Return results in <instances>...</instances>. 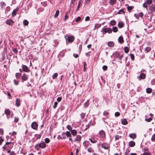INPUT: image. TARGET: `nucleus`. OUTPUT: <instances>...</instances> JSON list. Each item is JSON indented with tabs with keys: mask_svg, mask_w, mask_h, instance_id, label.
Returning <instances> with one entry per match:
<instances>
[{
	"mask_svg": "<svg viewBox=\"0 0 155 155\" xmlns=\"http://www.w3.org/2000/svg\"><path fill=\"white\" fill-rule=\"evenodd\" d=\"M114 44L113 42L109 41L108 43V46L110 47H112L114 46Z\"/></svg>",
	"mask_w": 155,
	"mask_h": 155,
	"instance_id": "19",
	"label": "nucleus"
},
{
	"mask_svg": "<svg viewBox=\"0 0 155 155\" xmlns=\"http://www.w3.org/2000/svg\"><path fill=\"white\" fill-rule=\"evenodd\" d=\"M143 6L145 8H147V4L146 2H145L143 5Z\"/></svg>",
	"mask_w": 155,
	"mask_h": 155,
	"instance_id": "52",
	"label": "nucleus"
},
{
	"mask_svg": "<svg viewBox=\"0 0 155 155\" xmlns=\"http://www.w3.org/2000/svg\"><path fill=\"white\" fill-rule=\"evenodd\" d=\"M90 17L89 16H87L85 18V21H89L90 20Z\"/></svg>",
	"mask_w": 155,
	"mask_h": 155,
	"instance_id": "61",
	"label": "nucleus"
},
{
	"mask_svg": "<svg viewBox=\"0 0 155 155\" xmlns=\"http://www.w3.org/2000/svg\"><path fill=\"white\" fill-rule=\"evenodd\" d=\"M81 138V137L80 135H77L75 139V141H80Z\"/></svg>",
	"mask_w": 155,
	"mask_h": 155,
	"instance_id": "15",
	"label": "nucleus"
},
{
	"mask_svg": "<svg viewBox=\"0 0 155 155\" xmlns=\"http://www.w3.org/2000/svg\"><path fill=\"white\" fill-rule=\"evenodd\" d=\"M103 31L105 33L108 32L109 33H110L112 32V30L110 28H105L103 29Z\"/></svg>",
	"mask_w": 155,
	"mask_h": 155,
	"instance_id": "5",
	"label": "nucleus"
},
{
	"mask_svg": "<svg viewBox=\"0 0 155 155\" xmlns=\"http://www.w3.org/2000/svg\"><path fill=\"white\" fill-rule=\"evenodd\" d=\"M45 142L46 143H48L50 142V140L48 138H46L45 139Z\"/></svg>",
	"mask_w": 155,
	"mask_h": 155,
	"instance_id": "49",
	"label": "nucleus"
},
{
	"mask_svg": "<svg viewBox=\"0 0 155 155\" xmlns=\"http://www.w3.org/2000/svg\"><path fill=\"white\" fill-rule=\"evenodd\" d=\"M118 41L120 43H123L124 42V40L122 36H120L118 38Z\"/></svg>",
	"mask_w": 155,
	"mask_h": 155,
	"instance_id": "17",
	"label": "nucleus"
},
{
	"mask_svg": "<svg viewBox=\"0 0 155 155\" xmlns=\"http://www.w3.org/2000/svg\"><path fill=\"white\" fill-rule=\"evenodd\" d=\"M121 137V136H120L118 135H116L115 136V139L116 140H118Z\"/></svg>",
	"mask_w": 155,
	"mask_h": 155,
	"instance_id": "38",
	"label": "nucleus"
},
{
	"mask_svg": "<svg viewBox=\"0 0 155 155\" xmlns=\"http://www.w3.org/2000/svg\"><path fill=\"white\" fill-rule=\"evenodd\" d=\"M107 67L106 65H104L102 67V69L104 71H105V70H107Z\"/></svg>",
	"mask_w": 155,
	"mask_h": 155,
	"instance_id": "45",
	"label": "nucleus"
},
{
	"mask_svg": "<svg viewBox=\"0 0 155 155\" xmlns=\"http://www.w3.org/2000/svg\"><path fill=\"white\" fill-rule=\"evenodd\" d=\"M129 145L130 147H133L135 145V143L133 141H130L129 142Z\"/></svg>",
	"mask_w": 155,
	"mask_h": 155,
	"instance_id": "16",
	"label": "nucleus"
},
{
	"mask_svg": "<svg viewBox=\"0 0 155 155\" xmlns=\"http://www.w3.org/2000/svg\"><path fill=\"white\" fill-rule=\"evenodd\" d=\"M112 30L114 32H116L117 31V28L116 27H113Z\"/></svg>",
	"mask_w": 155,
	"mask_h": 155,
	"instance_id": "34",
	"label": "nucleus"
},
{
	"mask_svg": "<svg viewBox=\"0 0 155 155\" xmlns=\"http://www.w3.org/2000/svg\"><path fill=\"white\" fill-rule=\"evenodd\" d=\"M83 145L86 148L89 145V143L87 141H85L83 142Z\"/></svg>",
	"mask_w": 155,
	"mask_h": 155,
	"instance_id": "10",
	"label": "nucleus"
},
{
	"mask_svg": "<svg viewBox=\"0 0 155 155\" xmlns=\"http://www.w3.org/2000/svg\"><path fill=\"white\" fill-rule=\"evenodd\" d=\"M81 0L80 1L78 2V6L77 7V10H79V8H80V4H81Z\"/></svg>",
	"mask_w": 155,
	"mask_h": 155,
	"instance_id": "44",
	"label": "nucleus"
},
{
	"mask_svg": "<svg viewBox=\"0 0 155 155\" xmlns=\"http://www.w3.org/2000/svg\"><path fill=\"white\" fill-rule=\"evenodd\" d=\"M5 113L7 115L10 114V110L8 109H6L5 110Z\"/></svg>",
	"mask_w": 155,
	"mask_h": 155,
	"instance_id": "26",
	"label": "nucleus"
},
{
	"mask_svg": "<svg viewBox=\"0 0 155 155\" xmlns=\"http://www.w3.org/2000/svg\"><path fill=\"white\" fill-rule=\"evenodd\" d=\"M128 122L126 119H124L121 121V123L122 124L125 125L127 124Z\"/></svg>",
	"mask_w": 155,
	"mask_h": 155,
	"instance_id": "18",
	"label": "nucleus"
},
{
	"mask_svg": "<svg viewBox=\"0 0 155 155\" xmlns=\"http://www.w3.org/2000/svg\"><path fill=\"white\" fill-rule=\"evenodd\" d=\"M66 135L68 137H70L71 136V134L69 132L67 131L66 133Z\"/></svg>",
	"mask_w": 155,
	"mask_h": 155,
	"instance_id": "40",
	"label": "nucleus"
},
{
	"mask_svg": "<svg viewBox=\"0 0 155 155\" xmlns=\"http://www.w3.org/2000/svg\"><path fill=\"white\" fill-rule=\"evenodd\" d=\"M152 90L151 88H148L146 89V92L147 93L150 94L152 92Z\"/></svg>",
	"mask_w": 155,
	"mask_h": 155,
	"instance_id": "25",
	"label": "nucleus"
},
{
	"mask_svg": "<svg viewBox=\"0 0 155 155\" xmlns=\"http://www.w3.org/2000/svg\"><path fill=\"white\" fill-rule=\"evenodd\" d=\"M141 155H150V154L149 153L145 152L143 153L142 154H141Z\"/></svg>",
	"mask_w": 155,
	"mask_h": 155,
	"instance_id": "58",
	"label": "nucleus"
},
{
	"mask_svg": "<svg viewBox=\"0 0 155 155\" xmlns=\"http://www.w3.org/2000/svg\"><path fill=\"white\" fill-rule=\"evenodd\" d=\"M20 105V99L17 98L16 100V105L17 107H18Z\"/></svg>",
	"mask_w": 155,
	"mask_h": 155,
	"instance_id": "12",
	"label": "nucleus"
},
{
	"mask_svg": "<svg viewBox=\"0 0 155 155\" xmlns=\"http://www.w3.org/2000/svg\"><path fill=\"white\" fill-rule=\"evenodd\" d=\"M39 145L41 148H44L46 147V144L44 142L41 143H40L39 144Z\"/></svg>",
	"mask_w": 155,
	"mask_h": 155,
	"instance_id": "13",
	"label": "nucleus"
},
{
	"mask_svg": "<svg viewBox=\"0 0 155 155\" xmlns=\"http://www.w3.org/2000/svg\"><path fill=\"white\" fill-rule=\"evenodd\" d=\"M146 77V75L145 74L143 73H141L140 74V76L139 77H138L139 79V80H140L141 79H143L145 78Z\"/></svg>",
	"mask_w": 155,
	"mask_h": 155,
	"instance_id": "9",
	"label": "nucleus"
},
{
	"mask_svg": "<svg viewBox=\"0 0 155 155\" xmlns=\"http://www.w3.org/2000/svg\"><path fill=\"white\" fill-rule=\"evenodd\" d=\"M99 134L100 136L102 138H104L105 137V132L103 130H101L99 132Z\"/></svg>",
	"mask_w": 155,
	"mask_h": 155,
	"instance_id": "7",
	"label": "nucleus"
},
{
	"mask_svg": "<svg viewBox=\"0 0 155 155\" xmlns=\"http://www.w3.org/2000/svg\"><path fill=\"white\" fill-rule=\"evenodd\" d=\"M64 37L66 41L69 43L72 42L74 39V38L73 36H69L68 35H65Z\"/></svg>",
	"mask_w": 155,
	"mask_h": 155,
	"instance_id": "1",
	"label": "nucleus"
},
{
	"mask_svg": "<svg viewBox=\"0 0 155 155\" xmlns=\"http://www.w3.org/2000/svg\"><path fill=\"white\" fill-rule=\"evenodd\" d=\"M4 141V140L2 139V137H0V145Z\"/></svg>",
	"mask_w": 155,
	"mask_h": 155,
	"instance_id": "56",
	"label": "nucleus"
},
{
	"mask_svg": "<svg viewBox=\"0 0 155 155\" xmlns=\"http://www.w3.org/2000/svg\"><path fill=\"white\" fill-rule=\"evenodd\" d=\"M110 24L112 26H114L116 24V22L115 20H112L110 21Z\"/></svg>",
	"mask_w": 155,
	"mask_h": 155,
	"instance_id": "27",
	"label": "nucleus"
},
{
	"mask_svg": "<svg viewBox=\"0 0 155 155\" xmlns=\"http://www.w3.org/2000/svg\"><path fill=\"white\" fill-rule=\"evenodd\" d=\"M23 23L24 25H28V22L27 20H25L23 21Z\"/></svg>",
	"mask_w": 155,
	"mask_h": 155,
	"instance_id": "36",
	"label": "nucleus"
},
{
	"mask_svg": "<svg viewBox=\"0 0 155 155\" xmlns=\"http://www.w3.org/2000/svg\"><path fill=\"white\" fill-rule=\"evenodd\" d=\"M124 12L123 10L122 9H121L120 10L117 12V14H124Z\"/></svg>",
	"mask_w": 155,
	"mask_h": 155,
	"instance_id": "33",
	"label": "nucleus"
},
{
	"mask_svg": "<svg viewBox=\"0 0 155 155\" xmlns=\"http://www.w3.org/2000/svg\"><path fill=\"white\" fill-rule=\"evenodd\" d=\"M28 79V77L27 75L24 74L21 77V81L23 82L24 81H26Z\"/></svg>",
	"mask_w": 155,
	"mask_h": 155,
	"instance_id": "4",
	"label": "nucleus"
},
{
	"mask_svg": "<svg viewBox=\"0 0 155 155\" xmlns=\"http://www.w3.org/2000/svg\"><path fill=\"white\" fill-rule=\"evenodd\" d=\"M87 151L90 153H93L94 150L92 147H89L87 149Z\"/></svg>",
	"mask_w": 155,
	"mask_h": 155,
	"instance_id": "23",
	"label": "nucleus"
},
{
	"mask_svg": "<svg viewBox=\"0 0 155 155\" xmlns=\"http://www.w3.org/2000/svg\"><path fill=\"white\" fill-rule=\"evenodd\" d=\"M80 116L81 119H83L84 118L85 116V114L83 113H81L80 114Z\"/></svg>",
	"mask_w": 155,
	"mask_h": 155,
	"instance_id": "31",
	"label": "nucleus"
},
{
	"mask_svg": "<svg viewBox=\"0 0 155 155\" xmlns=\"http://www.w3.org/2000/svg\"><path fill=\"white\" fill-rule=\"evenodd\" d=\"M151 50V49L149 47H147L145 48V51L147 52H150Z\"/></svg>",
	"mask_w": 155,
	"mask_h": 155,
	"instance_id": "39",
	"label": "nucleus"
},
{
	"mask_svg": "<svg viewBox=\"0 0 155 155\" xmlns=\"http://www.w3.org/2000/svg\"><path fill=\"white\" fill-rule=\"evenodd\" d=\"M14 22L13 20L11 19H9L6 21L5 23L9 25H12Z\"/></svg>",
	"mask_w": 155,
	"mask_h": 155,
	"instance_id": "6",
	"label": "nucleus"
},
{
	"mask_svg": "<svg viewBox=\"0 0 155 155\" xmlns=\"http://www.w3.org/2000/svg\"><path fill=\"white\" fill-rule=\"evenodd\" d=\"M151 140L153 141L155 140V134L152 136Z\"/></svg>",
	"mask_w": 155,
	"mask_h": 155,
	"instance_id": "48",
	"label": "nucleus"
},
{
	"mask_svg": "<svg viewBox=\"0 0 155 155\" xmlns=\"http://www.w3.org/2000/svg\"><path fill=\"white\" fill-rule=\"evenodd\" d=\"M89 105V101H87L84 104V106L85 108L87 107Z\"/></svg>",
	"mask_w": 155,
	"mask_h": 155,
	"instance_id": "28",
	"label": "nucleus"
},
{
	"mask_svg": "<svg viewBox=\"0 0 155 155\" xmlns=\"http://www.w3.org/2000/svg\"><path fill=\"white\" fill-rule=\"evenodd\" d=\"M59 13V11L58 10H57L56 11V13L54 15V18H56L58 15Z\"/></svg>",
	"mask_w": 155,
	"mask_h": 155,
	"instance_id": "29",
	"label": "nucleus"
},
{
	"mask_svg": "<svg viewBox=\"0 0 155 155\" xmlns=\"http://www.w3.org/2000/svg\"><path fill=\"white\" fill-rule=\"evenodd\" d=\"M129 152V150H126V151L125 153V155H128Z\"/></svg>",
	"mask_w": 155,
	"mask_h": 155,
	"instance_id": "60",
	"label": "nucleus"
},
{
	"mask_svg": "<svg viewBox=\"0 0 155 155\" xmlns=\"http://www.w3.org/2000/svg\"><path fill=\"white\" fill-rule=\"evenodd\" d=\"M67 129L70 130V131L72 130V127L70 125H68L67 126Z\"/></svg>",
	"mask_w": 155,
	"mask_h": 155,
	"instance_id": "46",
	"label": "nucleus"
},
{
	"mask_svg": "<svg viewBox=\"0 0 155 155\" xmlns=\"http://www.w3.org/2000/svg\"><path fill=\"white\" fill-rule=\"evenodd\" d=\"M145 120L147 121L148 122H150L152 120V119L151 117L149 118V119H146Z\"/></svg>",
	"mask_w": 155,
	"mask_h": 155,
	"instance_id": "54",
	"label": "nucleus"
},
{
	"mask_svg": "<svg viewBox=\"0 0 155 155\" xmlns=\"http://www.w3.org/2000/svg\"><path fill=\"white\" fill-rule=\"evenodd\" d=\"M11 135L14 136L16 134V133L15 131H13L12 133H9Z\"/></svg>",
	"mask_w": 155,
	"mask_h": 155,
	"instance_id": "59",
	"label": "nucleus"
},
{
	"mask_svg": "<svg viewBox=\"0 0 155 155\" xmlns=\"http://www.w3.org/2000/svg\"><path fill=\"white\" fill-rule=\"evenodd\" d=\"M61 99L62 98L61 97H58L57 99V101H58V102H59L61 100Z\"/></svg>",
	"mask_w": 155,
	"mask_h": 155,
	"instance_id": "62",
	"label": "nucleus"
},
{
	"mask_svg": "<svg viewBox=\"0 0 155 155\" xmlns=\"http://www.w3.org/2000/svg\"><path fill=\"white\" fill-rule=\"evenodd\" d=\"M120 115V113L119 112H116L115 114V115L116 117H118Z\"/></svg>",
	"mask_w": 155,
	"mask_h": 155,
	"instance_id": "55",
	"label": "nucleus"
},
{
	"mask_svg": "<svg viewBox=\"0 0 155 155\" xmlns=\"http://www.w3.org/2000/svg\"><path fill=\"white\" fill-rule=\"evenodd\" d=\"M152 84L154 85L155 84V79H153L151 82Z\"/></svg>",
	"mask_w": 155,
	"mask_h": 155,
	"instance_id": "64",
	"label": "nucleus"
},
{
	"mask_svg": "<svg viewBox=\"0 0 155 155\" xmlns=\"http://www.w3.org/2000/svg\"><path fill=\"white\" fill-rule=\"evenodd\" d=\"M124 52L126 53H128L129 51V48H128L127 47H125L124 48Z\"/></svg>",
	"mask_w": 155,
	"mask_h": 155,
	"instance_id": "35",
	"label": "nucleus"
},
{
	"mask_svg": "<svg viewBox=\"0 0 155 155\" xmlns=\"http://www.w3.org/2000/svg\"><path fill=\"white\" fill-rule=\"evenodd\" d=\"M118 26L120 28H122L123 27V24L122 22L121 21H119L118 23Z\"/></svg>",
	"mask_w": 155,
	"mask_h": 155,
	"instance_id": "21",
	"label": "nucleus"
},
{
	"mask_svg": "<svg viewBox=\"0 0 155 155\" xmlns=\"http://www.w3.org/2000/svg\"><path fill=\"white\" fill-rule=\"evenodd\" d=\"M130 57L132 60H134V56L133 54H130Z\"/></svg>",
	"mask_w": 155,
	"mask_h": 155,
	"instance_id": "63",
	"label": "nucleus"
},
{
	"mask_svg": "<svg viewBox=\"0 0 155 155\" xmlns=\"http://www.w3.org/2000/svg\"><path fill=\"white\" fill-rule=\"evenodd\" d=\"M18 10V9L17 8L14 10L12 13V16H14L16 15V12Z\"/></svg>",
	"mask_w": 155,
	"mask_h": 155,
	"instance_id": "20",
	"label": "nucleus"
},
{
	"mask_svg": "<svg viewBox=\"0 0 155 155\" xmlns=\"http://www.w3.org/2000/svg\"><path fill=\"white\" fill-rule=\"evenodd\" d=\"M71 131L72 134L74 136H75L77 134V131L75 130H71Z\"/></svg>",
	"mask_w": 155,
	"mask_h": 155,
	"instance_id": "24",
	"label": "nucleus"
},
{
	"mask_svg": "<svg viewBox=\"0 0 155 155\" xmlns=\"http://www.w3.org/2000/svg\"><path fill=\"white\" fill-rule=\"evenodd\" d=\"M38 127V124L35 122H34L31 124V127L32 129L34 130H36Z\"/></svg>",
	"mask_w": 155,
	"mask_h": 155,
	"instance_id": "3",
	"label": "nucleus"
},
{
	"mask_svg": "<svg viewBox=\"0 0 155 155\" xmlns=\"http://www.w3.org/2000/svg\"><path fill=\"white\" fill-rule=\"evenodd\" d=\"M129 137L130 138L134 139L136 137V134L134 133L131 134L129 135Z\"/></svg>",
	"mask_w": 155,
	"mask_h": 155,
	"instance_id": "11",
	"label": "nucleus"
},
{
	"mask_svg": "<svg viewBox=\"0 0 155 155\" xmlns=\"http://www.w3.org/2000/svg\"><path fill=\"white\" fill-rule=\"evenodd\" d=\"M22 69L25 72H28L29 71V69L26 65H23L22 66Z\"/></svg>",
	"mask_w": 155,
	"mask_h": 155,
	"instance_id": "8",
	"label": "nucleus"
},
{
	"mask_svg": "<svg viewBox=\"0 0 155 155\" xmlns=\"http://www.w3.org/2000/svg\"><path fill=\"white\" fill-rule=\"evenodd\" d=\"M14 84L16 85H18V81L17 80H14Z\"/></svg>",
	"mask_w": 155,
	"mask_h": 155,
	"instance_id": "51",
	"label": "nucleus"
},
{
	"mask_svg": "<svg viewBox=\"0 0 155 155\" xmlns=\"http://www.w3.org/2000/svg\"><path fill=\"white\" fill-rule=\"evenodd\" d=\"M58 76V74L57 73H55L52 75V78L53 79H55Z\"/></svg>",
	"mask_w": 155,
	"mask_h": 155,
	"instance_id": "37",
	"label": "nucleus"
},
{
	"mask_svg": "<svg viewBox=\"0 0 155 155\" xmlns=\"http://www.w3.org/2000/svg\"><path fill=\"white\" fill-rule=\"evenodd\" d=\"M81 18L80 17H78L76 19V22H78L81 20Z\"/></svg>",
	"mask_w": 155,
	"mask_h": 155,
	"instance_id": "57",
	"label": "nucleus"
},
{
	"mask_svg": "<svg viewBox=\"0 0 155 155\" xmlns=\"http://www.w3.org/2000/svg\"><path fill=\"white\" fill-rule=\"evenodd\" d=\"M149 12L151 14L152 13L155 11V5L154 4H152L149 8Z\"/></svg>",
	"mask_w": 155,
	"mask_h": 155,
	"instance_id": "2",
	"label": "nucleus"
},
{
	"mask_svg": "<svg viewBox=\"0 0 155 155\" xmlns=\"http://www.w3.org/2000/svg\"><path fill=\"white\" fill-rule=\"evenodd\" d=\"M40 147L39 144L36 145L35 147V148L37 150H38L39 149Z\"/></svg>",
	"mask_w": 155,
	"mask_h": 155,
	"instance_id": "42",
	"label": "nucleus"
},
{
	"mask_svg": "<svg viewBox=\"0 0 155 155\" xmlns=\"http://www.w3.org/2000/svg\"><path fill=\"white\" fill-rule=\"evenodd\" d=\"M116 1L117 0H109V3L110 5H113L114 4L116 3Z\"/></svg>",
	"mask_w": 155,
	"mask_h": 155,
	"instance_id": "14",
	"label": "nucleus"
},
{
	"mask_svg": "<svg viewBox=\"0 0 155 155\" xmlns=\"http://www.w3.org/2000/svg\"><path fill=\"white\" fill-rule=\"evenodd\" d=\"M100 27V25L99 24H96L94 27V29H95L96 28H98Z\"/></svg>",
	"mask_w": 155,
	"mask_h": 155,
	"instance_id": "47",
	"label": "nucleus"
},
{
	"mask_svg": "<svg viewBox=\"0 0 155 155\" xmlns=\"http://www.w3.org/2000/svg\"><path fill=\"white\" fill-rule=\"evenodd\" d=\"M127 10L129 11H130L132 10L133 8L131 6H128L127 8Z\"/></svg>",
	"mask_w": 155,
	"mask_h": 155,
	"instance_id": "53",
	"label": "nucleus"
},
{
	"mask_svg": "<svg viewBox=\"0 0 155 155\" xmlns=\"http://www.w3.org/2000/svg\"><path fill=\"white\" fill-rule=\"evenodd\" d=\"M21 74L19 73H17L15 74V77L17 78H19L21 76Z\"/></svg>",
	"mask_w": 155,
	"mask_h": 155,
	"instance_id": "32",
	"label": "nucleus"
},
{
	"mask_svg": "<svg viewBox=\"0 0 155 155\" xmlns=\"http://www.w3.org/2000/svg\"><path fill=\"white\" fill-rule=\"evenodd\" d=\"M57 105H58V102H55L54 103V105L53 106V107L54 109H55L57 106Z\"/></svg>",
	"mask_w": 155,
	"mask_h": 155,
	"instance_id": "43",
	"label": "nucleus"
},
{
	"mask_svg": "<svg viewBox=\"0 0 155 155\" xmlns=\"http://www.w3.org/2000/svg\"><path fill=\"white\" fill-rule=\"evenodd\" d=\"M0 5L2 7H3L5 6V4L3 2H2L0 3Z\"/></svg>",
	"mask_w": 155,
	"mask_h": 155,
	"instance_id": "41",
	"label": "nucleus"
},
{
	"mask_svg": "<svg viewBox=\"0 0 155 155\" xmlns=\"http://www.w3.org/2000/svg\"><path fill=\"white\" fill-rule=\"evenodd\" d=\"M101 147L102 148H104V149L106 150H107L108 148V145H106L104 144H102Z\"/></svg>",
	"mask_w": 155,
	"mask_h": 155,
	"instance_id": "22",
	"label": "nucleus"
},
{
	"mask_svg": "<svg viewBox=\"0 0 155 155\" xmlns=\"http://www.w3.org/2000/svg\"><path fill=\"white\" fill-rule=\"evenodd\" d=\"M147 4L150 5L152 3V0H146L145 2Z\"/></svg>",
	"mask_w": 155,
	"mask_h": 155,
	"instance_id": "30",
	"label": "nucleus"
},
{
	"mask_svg": "<svg viewBox=\"0 0 155 155\" xmlns=\"http://www.w3.org/2000/svg\"><path fill=\"white\" fill-rule=\"evenodd\" d=\"M19 120V118L18 117H15L14 122L17 123Z\"/></svg>",
	"mask_w": 155,
	"mask_h": 155,
	"instance_id": "50",
	"label": "nucleus"
}]
</instances>
